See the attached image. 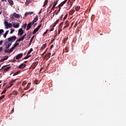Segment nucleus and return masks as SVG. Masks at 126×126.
I'll return each instance as SVG.
<instances>
[{
	"label": "nucleus",
	"mask_w": 126,
	"mask_h": 126,
	"mask_svg": "<svg viewBox=\"0 0 126 126\" xmlns=\"http://www.w3.org/2000/svg\"><path fill=\"white\" fill-rule=\"evenodd\" d=\"M16 38L17 37L15 36H11L10 37L8 38V42L12 43L13 42H14L15 40H16Z\"/></svg>",
	"instance_id": "f257e3e1"
},
{
	"label": "nucleus",
	"mask_w": 126,
	"mask_h": 126,
	"mask_svg": "<svg viewBox=\"0 0 126 126\" xmlns=\"http://www.w3.org/2000/svg\"><path fill=\"white\" fill-rule=\"evenodd\" d=\"M4 23L5 24V26H6V29H8V28H10L12 27V23H8L7 21H4Z\"/></svg>",
	"instance_id": "f03ea898"
},
{
	"label": "nucleus",
	"mask_w": 126,
	"mask_h": 126,
	"mask_svg": "<svg viewBox=\"0 0 126 126\" xmlns=\"http://www.w3.org/2000/svg\"><path fill=\"white\" fill-rule=\"evenodd\" d=\"M4 44V45L6 46L5 47L6 49H9V47H10V46H11V45H12V43L9 42L7 41H5V42Z\"/></svg>",
	"instance_id": "7ed1b4c3"
},
{
	"label": "nucleus",
	"mask_w": 126,
	"mask_h": 126,
	"mask_svg": "<svg viewBox=\"0 0 126 126\" xmlns=\"http://www.w3.org/2000/svg\"><path fill=\"white\" fill-rule=\"evenodd\" d=\"M41 26H42V24L39 25L36 28H35L33 30V32H32V34H36V32H38V31H39V30L40 29V28H41Z\"/></svg>",
	"instance_id": "20e7f679"
},
{
	"label": "nucleus",
	"mask_w": 126,
	"mask_h": 126,
	"mask_svg": "<svg viewBox=\"0 0 126 126\" xmlns=\"http://www.w3.org/2000/svg\"><path fill=\"white\" fill-rule=\"evenodd\" d=\"M23 57V54L22 53H20L18 54L16 57L15 59L16 60H20V59H21V58H22Z\"/></svg>",
	"instance_id": "39448f33"
},
{
	"label": "nucleus",
	"mask_w": 126,
	"mask_h": 126,
	"mask_svg": "<svg viewBox=\"0 0 126 126\" xmlns=\"http://www.w3.org/2000/svg\"><path fill=\"white\" fill-rule=\"evenodd\" d=\"M24 34V31L22 30V29H20L18 30V35H20L21 36H22Z\"/></svg>",
	"instance_id": "423d86ee"
},
{
	"label": "nucleus",
	"mask_w": 126,
	"mask_h": 126,
	"mask_svg": "<svg viewBox=\"0 0 126 126\" xmlns=\"http://www.w3.org/2000/svg\"><path fill=\"white\" fill-rule=\"evenodd\" d=\"M50 58H51V53H48L44 57V59H46V61L49 60Z\"/></svg>",
	"instance_id": "0eeeda50"
},
{
	"label": "nucleus",
	"mask_w": 126,
	"mask_h": 126,
	"mask_svg": "<svg viewBox=\"0 0 126 126\" xmlns=\"http://www.w3.org/2000/svg\"><path fill=\"white\" fill-rule=\"evenodd\" d=\"M26 66V64H24V63H21L19 66V68H25Z\"/></svg>",
	"instance_id": "6e6552de"
},
{
	"label": "nucleus",
	"mask_w": 126,
	"mask_h": 126,
	"mask_svg": "<svg viewBox=\"0 0 126 126\" xmlns=\"http://www.w3.org/2000/svg\"><path fill=\"white\" fill-rule=\"evenodd\" d=\"M66 1H67V0H65L62 2H61L59 5V7H61V6H63V4H65V3H66Z\"/></svg>",
	"instance_id": "1a4fd4ad"
},
{
	"label": "nucleus",
	"mask_w": 126,
	"mask_h": 126,
	"mask_svg": "<svg viewBox=\"0 0 126 126\" xmlns=\"http://www.w3.org/2000/svg\"><path fill=\"white\" fill-rule=\"evenodd\" d=\"M46 47H47V44L46 43L43 44L40 48L41 52H43V50H44V49H46Z\"/></svg>",
	"instance_id": "9d476101"
},
{
	"label": "nucleus",
	"mask_w": 126,
	"mask_h": 126,
	"mask_svg": "<svg viewBox=\"0 0 126 126\" xmlns=\"http://www.w3.org/2000/svg\"><path fill=\"white\" fill-rule=\"evenodd\" d=\"M13 17H15V18H19L20 16H19V14L14 13L13 14Z\"/></svg>",
	"instance_id": "9b49d317"
},
{
	"label": "nucleus",
	"mask_w": 126,
	"mask_h": 126,
	"mask_svg": "<svg viewBox=\"0 0 126 126\" xmlns=\"http://www.w3.org/2000/svg\"><path fill=\"white\" fill-rule=\"evenodd\" d=\"M7 59H8V56H5L4 58H3V59H2L0 61V63H2L3 62H4V61H6V60H7Z\"/></svg>",
	"instance_id": "f8f14e48"
},
{
	"label": "nucleus",
	"mask_w": 126,
	"mask_h": 126,
	"mask_svg": "<svg viewBox=\"0 0 126 126\" xmlns=\"http://www.w3.org/2000/svg\"><path fill=\"white\" fill-rule=\"evenodd\" d=\"M23 40H24V37H20L18 39L16 40V43H18L20 42V41H23Z\"/></svg>",
	"instance_id": "ddd939ff"
},
{
	"label": "nucleus",
	"mask_w": 126,
	"mask_h": 126,
	"mask_svg": "<svg viewBox=\"0 0 126 126\" xmlns=\"http://www.w3.org/2000/svg\"><path fill=\"white\" fill-rule=\"evenodd\" d=\"M13 82H15V80L13 81V82H9V86L8 87V88H10L13 85Z\"/></svg>",
	"instance_id": "4468645a"
},
{
	"label": "nucleus",
	"mask_w": 126,
	"mask_h": 126,
	"mask_svg": "<svg viewBox=\"0 0 126 126\" xmlns=\"http://www.w3.org/2000/svg\"><path fill=\"white\" fill-rule=\"evenodd\" d=\"M13 26L14 28H18V27H19V23H17V24L13 23Z\"/></svg>",
	"instance_id": "2eb2a0df"
},
{
	"label": "nucleus",
	"mask_w": 126,
	"mask_h": 126,
	"mask_svg": "<svg viewBox=\"0 0 126 126\" xmlns=\"http://www.w3.org/2000/svg\"><path fill=\"white\" fill-rule=\"evenodd\" d=\"M38 19V16H36L34 18L33 20H32V22L34 24V23H35V22H37Z\"/></svg>",
	"instance_id": "dca6fc26"
},
{
	"label": "nucleus",
	"mask_w": 126,
	"mask_h": 126,
	"mask_svg": "<svg viewBox=\"0 0 126 126\" xmlns=\"http://www.w3.org/2000/svg\"><path fill=\"white\" fill-rule=\"evenodd\" d=\"M8 2L10 3V5L12 6L13 4H14V3L13 2V1L12 0H8Z\"/></svg>",
	"instance_id": "f3484780"
},
{
	"label": "nucleus",
	"mask_w": 126,
	"mask_h": 126,
	"mask_svg": "<svg viewBox=\"0 0 126 126\" xmlns=\"http://www.w3.org/2000/svg\"><path fill=\"white\" fill-rule=\"evenodd\" d=\"M31 57V55H29L28 54H27V55L24 57L25 60H27V59H29Z\"/></svg>",
	"instance_id": "a211bd4d"
},
{
	"label": "nucleus",
	"mask_w": 126,
	"mask_h": 126,
	"mask_svg": "<svg viewBox=\"0 0 126 126\" xmlns=\"http://www.w3.org/2000/svg\"><path fill=\"white\" fill-rule=\"evenodd\" d=\"M10 68V66L6 67V68H4V72H6V71H8Z\"/></svg>",
	"instance_id": "6ab92c4d"
},
{
	"label": "nucleus",
	"mask_w": 126,
	"mask_h": 126,
	"mask_svg": "<svg viewBox=\"0 0 126 126\" xmlns=\"http://www.w3.org/2000/svg\"><path fill=\"white\" fill-rule=\"evenodd\" d=\"M74 12H75V10L73 9L69 12V14H70V15H72Z\"/></svg>",
	"instance_id": "aec40b11"
},
{
	"label": "nucleus",
	"mask_w": 126,
	"mask_h": 126,
	"mask_svg": "<svg viewBox=\"0 0 126 126\" xmlns=\"http://www.w3.org/2000/svg\"><path fill=\"white\" fill-rule=\"evenodd\" d=\"M75 9L76 11H79L80 10V6H77L75 8Z\"/></svg>",
	"instance_id": "412c9836"
},
{
	"label": "nucleus",
	"mask_w": 126,
	"mask_h": 126,
	"mask_svg": "<svg viewBox=\"0 0 126 126\" xmlns=\"http://www.w3.org/2000/svg\"><path fill=\"white\" fill-rule=\"evenodd\" d=\"M60 22V20H57L55 23H54V25L53 26V27H55L56 26V25H57V24H58V23H59Z\"/></svg>",
	"instance_id": "4be33fe9"
},
{
	"label": "nucleus",
	"mask_w": 126,
	"mask_h": 126,
	"mask_svg": "<svg viewBox=\"0 0 126 126\" xmlns=\"http://www.w3.org/2000/svg\"><path fill=\"white\" fill-rule=\"evenodd\" d=\"M31 26H32V25H31L30 24H28L27 25V31H28V30H29V29H30V28H31Z\"/></svg>",
	"instance_id": "5701e85b"
},
{
	"label": "nucleus",
	"mask_w": 126,
	"mask_h": 126,
	"mask_svg": "<svg viewBox=\"0 0 126 126\" xmlns=\"http://www.w3.org/2000/svg\"><path fill=\"white\" fill-rule=\"evenodd\" d=\"M18 45H19V43L15 42V44L13 45V47L14 48H16V47H17Z\"/></svg>",
	"instance_id": "b1692460"
},
{
	"label": "nucleus",
	"mask_w": 126,
	"mask_h": 126,
	"mask_svg": "<svg viewBox=\"0 0 126 126\" xmlns=\"http://www.w3.org/2000/svg\"><path fill=\"white\" fill-rule=\"evenodd\" d=\"M34 37H35V36H33L32 37V38L31 39L29 46H30L31 45L32 42H33V39H34Z\"/></svg>",
	"instance_id": "393cba45"
},
{
	"label": "nucleus",
	"mask_w": 126,
	"mask_h": 126,
	"mask_svg": "<svg viewBox=\"0 0 126 126\" xmlns=\"http://www.w3.org/2000/svg\"><path fill=\"white\" fill-rule=\"evenodd\" d=\"M8 32H9V31H7L3 35L4 38H6V36L7 35V34H8Z\"/></svg>",
	"instance_id": "a878e982"
},
{
	"label": "nucleus",
	"mask_w": 126,
	"mask_h": 126,
	"mask_svg": "<svg viewBox=\"0 0 126 126\" xmlns=\"http://www.w3.org/2000/svg\"><path fill=\"white\" fill-rule=\"evenodd\" d=\"M9 95H17V92L14 91Z\"/></svg>",
	"instance_id": "bb28decb"
},
{
	"label": "nucleus",
	"mask_w": 126,
	"mask_h": 126,
	"mask_svg": "<svg viewBox=\"0 0 126 126\" xmlns=\"http://www.w3.org/2000/svg\"><path fill=\"white\" fill-rule=\"evenodd\" d=\"M48 0H45L44 2L43 7L46 6V5H47V4H48Z\"/></svg>",
	"instance_id": "cd10ccee"
},
{
	"label": "nucleus",
	"mask_w": 126,
	"mask_h": 126,
	"mask_svg": "<svg viewBox=\"0 0 126 126\" xmlns=\"http://www.w3.org/2000/svg\"><path fill=\"white\" fill-rule=\"evenodd\" d=\"M32 52H33V49L31 48L30 50L28 52V55H30V54H31V53H32Z\"/></svg>",
	"instance_id": "c85d7f7f"
},
{
	"label": "nucleus",
	"mask_w": 126,
	"mask_h": 126,
	"mask_svg": "<svg viewBox=\"0 0 126 126\" xmlns=\"http://www.w3.org/2000/svg\"><path fill=\"white\" fill-rule=\"evenodd\" d=\"M31 1H32V0H26V4H29V3H30V2H31Z\"/></svg>",
	"instance_id": "c756f323"
},
{
	"label": "nucleus",
	"mask_w": 126,
	"mask_h": 126,
	"mask_svg": "<svg viewBox=\"0 0 126 126\" xmlns=\"http://www.w3.org/2000/svg\"><path fill=\"white\" fill-rule=\"evenodd\" d=\"M20 73V71H18L13 75V76H15V75H17V74H19Z\"/></svg>",
	"instance_id": "7c9ffc66"
},
{
	"label": "nucleus",
	"mask_w": 126,
	"mask_h": 126,
	"mask_svg": "<svg viewBox=\"0 0 126 126\" xmlns=\"http://www.w3.org/2000/svg\"><path fill=\"white\" fill-rule=\"evenodd\" d=\"M68 40V37H66L65 38H64L63 39V44H65V43H66V41Z\"/></svg>",
	"instance_id": "2f4dec72"
},
{
	"label": "nucleus",
	"mask_w": 126,
	"mask_h": 126,
	"mask_svg": "<svg viewBox=\"0 0 126 126\" xmlns=\"http://www.w3.org/2000/svg\"><path fill=\"white\" fill-rule=\"evenodd\" d=\"M14 47H12L9 50V53H12V52H13L14 50Z\"/></svg>",
	"instance_id": "473e14b6"
},
{
	"label": "nucleus",
	"mask_w": 126,
	"mask_h": 126,
	"mask_svg": "<svg viewBox=\"0 0 126 126\" xmlns=\"http://www.w3.org/2000/svg\"><path fill=\"white\" fill-rule=\"evenodd\" d=\"M34 84H36V85H38L39 84V81L38 80H35L34 81Z\"/></svg>",
	"instance_id": "72a5a7b5"
},
{
	"label": "nucleus",
	"mask_w": 126,
	"mask_h": 126,
	"mask_svg": "<svg viewBox=\"0 0 126 126\" xmlns=\"http://www.w3.org/2000/svg\"><path fill=\"white\" fill-rule=\"evenodd\" d=\"M36 66L37 64L36 63H33L32 65L33 69H34Z\"/></svg>",
	"instance_id": "f704fd0d"
},
{
	"label": "nucleus",
	"mask_w": 126,
	"mask_h": 126,
	"mask_svg": "<svg viewBox=\"0 0 126 126\" xmlns=\"http://www.w3.org/2000/svg\"><path fill=\"white\" fill-rule=\"evenodd\" d=\"M31 85V83H29L28 84V85H27V89H29V88H30Z\"/></svg>",
	"instance_id": "c9c22d12"
},
{
	"label": "nucleus",
	"mask_w": 126,
	"mask_h": 126,
	"mask_svg": "<svg viewBox=\"0 0 126 126\" xmlns=\"http://www.w3.org/2000/svg\"><path fill=\"white\" fill-rule=\"evenodd\" d=\"M57 4H58V0H55V1H54V3L53 5H54V6H56V5H57Z\"/></svg>",
	"instance_id": "e433bc0d"
},
{
	"label": "nucleus",
	"mask_w": 126,
	"mask_h": 126,
	"mask_svg": "<svg viewBox=\"0 0 126 126\" xmlns=\"http://www.w3.org/2000/svg\"><path fill=\"white\" fill-rule=\"evenodd\" d=\"M5 96V95H4V94H3V95H1V96H0V100H2V99H3Z\"/></svg>",
	"instance_id": "4c0bfd02"
},
{
	"label": "nucleus",
	"mask_w": 126,
	"mask_h": 126,
	"mask_svg": "<svg viewBox=\"0 0 126 126\" xmlns=\"http://www.w3.org/2000/svg\"><path fill=\"white\" fill-rule=\"evenodd\" d=\"M27 26V23H26L23 25V26L22 27V28H24V29H25V28H26Z\"/></svg>",
	"instance_id": "58836bf2"
},
{
	"label": "nucleus",
	"mask_w": 126,
	"mask_h": 126,
	"mask_svg": "<svg viewBox=\"0 0 126 126\" xmlns=\"http://www.w3.org/2000/svg\"><path fill=\"white\" fill-rule=\"evenodd\" d=\"M26 84H27V82L25 81H23L22 84L23 86H24V85H26Z\"/></svg>",
	"instance_id": "ea45409f"
},
{
	"label": "nucleus",
	"mask_w": 126,
	"mask_h": 126,
	"mask_svg": "<svg viewBox=\"0 0 126 126\" xmlns=\"http://www.w3.org/2000/svg\"><path fill=\"white\" fill-rule=\"evenodd\" d=\"M68 48H67V47H65V53H68Z\"/></svg>",
	"instance_id": "a19ab883"
},
{
	"label": "nucleus",
	"mask_w": 126,
	"mask_h": 126,
	"mask_svg": "<svg viewBox=\"0 0 126 126\" xmlns=\"http://www.w3.org/2000/svg\"><path fill=\"white\" fill-rule=\"evenodd\" d=\"M14 32V30H13L12 29H11V32H10V34H12Z\"/></svg>",
	"instance_id": "79ce46f5"
},
{
	"label": "nucleus",
	"mask_w": 126,
	"mask_h": 126,
	"mask_svg": "<svg viewBox=\"0 0 126 126\" xmlns=\"http://www.w3.org/2000/svg\"><path fill=\"white\" fill-rule=\"evenodd\" d=\"M4 53H9V50L8 49H6L4 50Z\"/></svg>",
	"instance_id": "37998d69"
},
{
	"label": "nucleus",
	"mask_w": 126,
	"mask_h": 126,
	"mask_svg": "<svg viewBox=\"0 0 126 126\" xmlns=\"http://www.w3.org/2000/svg\"><path fill=\"white\" fill-rule=\"evenodd\" d=\"M3 32H4V31H3V30H0V34H1V33H3Z\"/></svg>",
	"instance_id": "c03bdc74"
},
{
	"label": "nucleus",
	"mask_w": 126,
	"mask_h": 126,
	"mask_svg": "<svg viewBox=\"0 0 126 126\" xmlns=\"http://www.w3.org/2000/svg\"><path fill=\"white\" fill-rule=\"evenodd\" d=\"M60 10H61V7H60L59 10L57 11V12H56V15H57V14H59V12H60Z\"/></svg>",
	"instance_id": "a18cd8bd"
},
{
	"label": "nucleus",
	"mask_w": 126,
	"mask_h": 126,
	"mask_svg": "<svg viewBox=\"0 0 126 126\" xmlns=\"http://www.w3.org/2000/svg\"><path fill=\"white\" fill-rule=\"evenodd\" d=\"M56 11H57V10H55L53 13L51 14V16L52 15V17H54V16H55V12H56Z\"/></svg>",
	"instance_id": "49530a36"
},
{
	"label": "nucleus",
	"mask_w": 126,
	"mask_h": 126,
	"mask_svg": "<svg viewBox=\"0 0 126 126\" xmlns=\"http://www.w3.org/2000/svg\"><path fill=\"white\" fill-rule=\"evenodd\" d=\"M62 31H63V30H62V29H60L58 31V34H60L61 32H62Z\"/></svg>",
	"instance_id": "de8ad7c7"
},
{
	"label": "nucleus",
	"mask_w": 126,
	"mask_h": 126,
	"mask_svg": "<svg viewBox=\"0 0 126 126\" xmlns=\"http://www.w3.org/2000/svg\"><path fill=\"white\" fill-rule=\"evenodd\" d=\"M55 7H56V6L53 5L51 8V10H54V9H55Z\"/></svg>",
	"instance_id": "09e8293b"
},
{
	"label": "nucleus",
	"mask_w": 126,
	"mask_h": 126,
	"mask_svg": "<svg viewBox=\"0 0 126 126\" xmlns=\"http://www.w3.org/2000/svg\"><path fill=\"white\" fill-rule=\"evenodd\" d=\"M2 43H3V40H0V45L2 44Z\"/></svg>",
	"instance_id": "8fccbe9b"
},
{
	"label": "nucleus",
	"mask_w": 126,
	"mask_h": 126,
	"mask_svg": "<svg viewBox=\"0 0 126 126\" xmlns=\"http://www.w3.org/2000/svg\"><path fill=\"white\" fill-rule=\"evenodd\" d=\"M30 25H31L32 26V25H34V24L33 23V22H30V23H29Z\"/></svg>",
	"instance_id": "3c124183"
},
{
	"label": "nucleus",
	"mask_w": 126,
	"mask_h": 126,
	"mask_svg": "<svg viewBox=\"0 0 126 126\" xmlns=\"http://www.w3.org/2000/svg\"><path fill=\"white\" fill-rule=\"evenodd\" d=\"M4 93H5V91H3L1 93V95H2V94H4Z\"/></svg>",
	"instance_id": "603ef678"
},
{
	"label": "nucleus",
	"mask_w": 126,
	"mask_h": 126,
	"mask_svg": "<svg viewBox=\"0 0 126 126\" xmlns=\"http://www.w3.org/2000/svg\"><path fill=\"white\" fill-rule=\"evenodd\" d=\"M47 33H48V31H46L45 32H44L43 34L46 35V34H47Z\"/></svg>",
	"instance_id": "864d4df0"
},
{
	"label": "nucleus",
	"mask_w": 126,
	"mask_h": 126,
	"mask_svg": "<svg viewBox=\"0 0 126 126\" xmlns=\"http://www.w3.org/2000/svg\"><path fill=\"white\" fill-rule=\"evenodd\" d=\"M2 51V47H0V53Z\"/></svg>",
	"instance_id": "5fc2aeb1"
},
{
	"label": "nucleus",
	"mask_w": 126,
	"mask_h": 126,
	"mask_svg": "<svg viewBox=\"0 0 126 126\" xmlns=\"http://www.w3.org/2000/svg\"><path fill=\"white\" fill-rule=\"evenodd\" d=\"M50 31H54V28H52L50 30Z\"/></svg>",
	"instance_id": "6e6d98bb"
},
{
	"label": "nucleus",
	"mask_w": 126,
	"mask_h": 126,
	"mask_svg": "<svg viewBox=\"0 0 126 126\" xmlns=\"http://www.w3.org/2000/svg\"><path fill=\"white\" fill-rule=\"evenodd\" d=\"M25 36H26V34H25L24 35H23L22 37H24V39H26V37H25Z\"/></svg>",
	"instance_id": "4d7b16f0"
},
{
	"label": "nucleus",
	"mask_w": 126,
	"mask_h": 126,
	"mask_svg": "<svg viewBox=\"0 0 126 126\" xmlns=\"http://www.w3.org/2000/svg\"><path fill=\"white\" fill-rule=\"evenodd\" d=\"M6 66H4L3 67H2L0 70H1V69H3L4 67H5Z\"/></svg>",
	"instance_id": "13d9d810"
},
{
	"label": "nucleus",
	"mask_w": 126,
	"mask_h": 126,
	"mask_svg": "<svg viewBox=\"0 0 126 126\" xmlns=\"http://www.w3.org/2000/svg\"><path fill=\"white\" fill-rule=\"evenodd\" d=\"M20 84V82H18L17 84V86H18Z\"/></svg>",
	"instance_id": "bf43d9fd"
},
{
	"label": "nucleus",
	"mask_w": 126,
	"mask_h": 126,
	"mask_svg": "<svg viewBox=\"0 0 126 126\" xmlns=\"http://www.w3.org/2000/svg\"><path fill=\"white\" fill-rule=\"evenodd\" d=\"M54 47V45H52L51 46L50 49H52Z\"/></svg>",
	"instance_id": "052dcab7"
},
{
	"label": "nucleus",
	"mask_w": 126,
	"mask_h": 126,
	"mask_svg": "<svg viewBox=\"0 0 126 126\" xmlns=\"http://www.w3.org/2000/svg\"><path fill=\"white\" fill-rule=\"evenodd\" d=\"M28 90V89H27V87L26 88H25L24 90Z\"/></svg>",
	"instance_id": "680f3d73"
},
{
	"label": "nucleus",
	"mask_w": 126,
	"mask_h": 126,
	"mask_svg": "<svg viewBox=\"0 0 126 126\" xmlns=\"http://www.w3.org/2000/svg\"><path fill=\"white\" fill-rule=\"evenodd\" d=\"M28 40H29V39H30V35H28Z\"/></svg>",
	"instance_id": "e2e57ef3"
},
{
	"label": "nucleus",
	"mask_w": 126,
	"mask_h": 126,
	"mask_svg": "<svg viewBox=\"0 0 126 126\" xmlns=\"http://www.w3.org/2000/svg\"><path fill=\"white\" fill-rule=\"evenodd\" d=\"M27 14H29V13H26L25 14V15L26 16V15H27Z\"/></svg>",
	"instance_id": "0e129e2a"
},
{
	"label": "nucleus",
	"mask_w": 126,
	"mask_h": 126,
	"mask_svg": "<svg viewBox=\"0 0 126 126\" xmlns=\"http://www.w3.org/2000/svg\"><path fill=\"white\" fill-rule=\"evenodd\" d=\"M30 13L31 14H33V13H34V12H30Z\"/></svg>",
	"instance_id": "69168bd1"
},
{
	"label": "nucleus",
	"mask_w": 126,
	"mask_h": 126,
	"mask_svg": "<svg viewBox=\"0 0 126 126\" xmlns=\"http://www.w3.org/2000/svg\"><path fill=\"white\" fill-rule=\"evenodd\" d=\"M1 1H5L6 2V0H1Z\"/></svg>",
	"instance_id": "338daca9"
},
{
	"label": "nucleus",
	"mask_w": 126,
	"mask_h": 126,
	"mask_svg": "<svg viewBox=\"0 0 126 126\" xmlns=\"http://www.w3.org/2000/svg\"><path fill=\"white\" fill-rule=\"evenodd\" d=\"M41 10L39 11V12L38 13V14H41Z\"/></svg>",
	"instance_id": "774afa93"
}]
</instances>
